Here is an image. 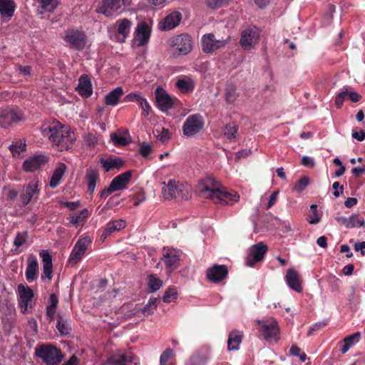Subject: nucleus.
<instances>
[{
  "mask_svg": "<svg viewBox=\"0 0 365 365\" xmlns=\"http://www.w3.org/2000/svg\"><path fill=\"white\" fill-rule=\"evenodd\" d=\"M27 262L26 277L29 282H31L36 277L38 264L36 258L34 255H30Z\"/></svg>",
  "mask_w": 365,
  "mask_h": 365,
  "instance_id": "nucleus-32",
  "label": "nucleus"
},
{
  "mask_svg": "<svg viewBox=\"0 0 365 365\" xmlns=\"http://www.w3.org/2000/svg\"><path fill=\"white\" fill-rule=\"evenodd\" d=\"M49 156L45 154H36L28 158L23 163L26 172H34L42 168L49 160Z\"/></svg>",
  "mask_w": 365,
  "mask_h": 365,
  "instance_id": "nucleus-12",
  "label": "nucleus"
},
{
  "mask_svg": "<svg viewBox=\"0 0 365 365\" xmlns=\"http://www.w3.org/2000/svg\"><path fill=\"white\" fill-rule=\"evenodd\" d=\"M309 184V178L307 176L302 177L293 187V190L302 192Z\"/></svg>",
  "mask_w": 365,
  "mask_h": 365,
  "instance_id": "nucleus-47",
  "label": "nucleus"
},
{
  "mask_svg": "<svg viewBox=\"0 0 365 365\" xmlns=\"http://www.w3.org/2000/svg\"><path fill=\"white\" fill-rule=\"evenodd\" d=\"M181 251L165 247L163 249L161 260L165 263L169 272L175 270L180 264Z\"/></svg>",
  "mask_w": 365,
  "mask_h": 365,
  "instance_id": "nucleus-10",
  "label": "nucleus"
},
{
  "mask_svg": "<svg viewBox=\"0 0 365 365\" xmlns=\"http://www.w3.org/2000/svg\"><path fill=\"white\" fill-rule=\"evenodd\" d=\"M148 285L151 292H156L161 287L162 281L154 275H150L148 279Z\"/></svg>",
  "mask_w": 365,
  "mask_h": 365,
  "instance_id": "nucleus-43",
  "label": "nucleus"
},
{
  "mask_svg": "<svg viewBox=\"0 0 365 365\" xmlns=\"http://www.w3.org/2000/svg\"><path fill=\"white\" fill-rule=\"evenodd\" d=\"M16 9L14 0H0V15L2 18L10 19L14 16Z\"/></svg>",
  "mask_w": 365,
  "mask_h": 365,
  "instance_id": "nucleus-28",
  "label": "nucleus"
},
{
  "mask_svg": "<svg viewBox=\"0 0 365 365\" xmlns=\"http://www.w3.org/2000/svg\"><path fill=\"white\" fill-rule=\"evenodd\" d=\"M311 210L312 215L309 216L308 221L310 224L314 225L319 221V217L317 215V206L316 205H312Z\"/></svg>",
  "mask_w": 365,
  "mask_h": 365,
  "instance_id": "nucleus-51",
  "label": "nucleus"
},
{
  "mask_svg": "<svg viewBox=\"0 0 365 365\" xmlns=\"http://www.w3.org/2000/svg\"><path fill=\"white\" fill-rule=\"evenodd\" d=\"M204 124L205 122L201 115H189L182 125V133L187 137H192L202 130Z\"/></svg>",
  "mask_w": 365,
  "mask_h": 365,
  "instance_id": "nucleus-8",
  "label": "nucleus"
},
{
  "mask_svg": "<svg viewBox=\"0 0 365 365\" xmlns=\"http://www.w3.org/2000/svg\"><path fill=\"white\" fill-rule=\"evenodd\" d=\"M100 161L106 172L114 168L119 169L123 165V161L120 158H101Z\"/></svg>",
  "mask_w": 365,
  "mask_h": 365,
  "instance_id": "nucleus-36",
  "label": "nucleus"
},
{
  "mask_svg": "<svg viewBox=\"0 0 365 365\" xmlns=\"http://www.w3.org/2000/svg\"><path fill=\"white\" fill-rule=\"evenodd\" d=\"M231 0H206L207 6L210 9H217L228 4Z\"/></svg>",
  "mask_w": 365,
  "mask_h": 365,
  "instance_id": "nucleus-49",
  "label": "nucleus"
},
{
  "mask_svg": "<svg viewBox=\"0 0 365 365\" xmlns=\"http://www.w3.org/2000/svg\"><path fill=\"white\" fill-rule=\"evenodd\" d=\"M162 195L165 200L181 199L187 200L192 197L191 187L187 183H180L170 180L168 183L163 182Z\"/></svg>",
  "mask_w": 365,
  "mask_h": 365,
  "instance_id": "nucleus-3",
  "label": "nucleus"
},
{
  "mask_svg": "<svg viewBox=\"0 0 365 365\" xmlns=\"http://www.w3.org/2000/svg\"><path fill=\"white\" fill-rule=\"evenodd\" d=\"M111 140L116 145H128L130 141L128 133H126L125 135H120L118 133L112 134Z\"/></svg>",
  "mask_w": 365,
  "mask_h": 365,
  "instance_id": "nucleus-40",
  "label": "nucleus"
},
{
  "mask_svg": "<svg viewBox=\"0 0 365 365\" xmlns=\"http://www.w3.org/2000/svg\"><path fill=\"white\" fill-rule=\"evenodd\" d=\"M173 351L170 349H166L160 355V365H165L166 362L170 358Z\"/></svg>",
  "mask_w": 365,
  "mask_h": 365,
  "instance_id": "nucleus-54",
  "label": "nucleus"
},
{
  "mask_svg": "<svg viewBox=\"0 0 365 365\" xmlns=\"http://www.w3.org/2000/svg\"><path fill=\"white\" fill-rule=\"evenodd\" d=\"M21 119L19 113L12 109L4 110L0 115V125L1 128H7L13 123L20 121Z\"/></svg>",
  "mask_w": 365,
  "mask_h": 365,
  "instance_id": "nucleus-24",
  "label": "nucleus"
},
{
  "mask_svg": "<svg viewBox=\"0 0 365 365\" xmlns=\"http://www.w3.org/2000/svg\"><path fill=\"white\" fill-rule=\"evenodd\" d=\"M132 0H103L100 11L107 16H111L123 6L130 4Z\"/></svg>",
  "mask_w": 365,
  "mask_h": 365,
  "instance_id": "nucleus-15",
  "label": "nucleus"
},
{
  "mask_svg": "<svg viewBox=\"0 0 365 365\" xmlns=\"http://www.w3.org/2000/svg\"><path fill=\"white\" fill-rule=\"evenodd\" d=\"M157 298H150L148 304L144 306L141 311L144 315H149L153 314L154 310L157 308Z\"/></svg>",
  "mask_w": 365,
  "mask_h": 365,
  "instance_id": "nucleus-44",
  "label": "nucleus"
},
{
  "mask_svg": "<svg viewBox=\"0 0 365 365\" xmlns=\"http://www.w3.org/2000/svg\"><path fill=\"white\" fill-rule=\"evenodd\" d=\"M267 246L262 242L252 245L250 249V253L246 259V264L253 267L255 263L261 261L267 252Z\"/></svg>",
  "mask_w": 365,
  "mask_h": 365,
  "instance_id": "nucleus-13",
  "label": "nucleus"
},
{
  "mask_svg": "<svg viewBox=\"0 0 365 365\" xmlns=\"http://www.w3.org/2000/svg\"><path fill=\"white\" fill-rule=\"evenodd\" d=\"M258 324L260 327L262 335L266 340H272L276 339L279 334V327L277 323L274 319L266 321L258 320Z\"/></svg>",
  "mask_w": 365,
  "mask_h": 365,
  "instance_id": "nucleus-16",
  "label": "nucleus"
},
{
  "mask_svg": "<svg viewBox=\"0 0 365 365\" xmlns=\"http://www.w3.org/2000/svg\"><path fill=\"white\" fill-rule=\"evenodd\" d=\"M237 98L236 88L232 85H228L226 88L225 99L227 103H233Z\"/></svg>",
  "mask_w": 365,
  "mask_h": 365,
  "instance_id": "nucleus-42",
  "label": "nucleus"
},
{
  "mask_svg": "<svg viewBox=\"0 0 365 365\" xmlns=\"http://www.w3.org/2000/svg\"><path fill=\"white\" fill-rule=\"evenodd\" d=\"M351 219L352 222L349 228L361 227L365 226V221L363 218L359 217L357 215H352L351 216Z\"/></svg>",
  "mask_w": 365,
  "mask_h": 365,
  "instance_id": "nucleus-50",
  "label": "nucleus"
},
{
  "mask_svg": "<svg viewBox=\"0 0 365 365\" xmlns=\"http://www.w3.org/2000/svg\"><path fill=\"white\" fill-rule=\"evenodd\" d=\"M138 359L131 353L110 356L102 365H138Z\"/></svg>",
  "mask_w": 365,
  "mask_h": 365,
  "instance_id": "nucleus-14",
  "label": "nucleus"
},
{
  "mask_svg": "<svg viewBox=\"0 0 365 365\" xmlns=\"http://www.w3.org/2000/svg\"><path fill=\"white\" fill-rule=\"evenodd\" d=\"M52 269L53 265H43L42 277L45 276L48 280H51L52 278Z\"/></svg>",
  "mask_w": 365,
  "mask_h": 365,
  "instance_id": "nucleus-62",
  "label": "nucleus"
},
{
  "mask_svg": "<svg viewBox=\"0 0 365 365\" xmlns=\"http://www.w3.org/2000/svg\"><path fill=\"white\" fill-rule=\"evenodd\" d=\"M40 256L42 258L43 265H53L52 256L47 250H42L40 252Z\"/></svg>",
  "mask_w": 365,
  "mask_h": 365,
  "instance_id": "nucleus-53",
  "label": "nucleus"
},
{
  "mask_svg": "<svg viewBox=\"0 0 365 365\" xmlns=\"http://www.w3.org/2000/svg\"><path fill=\"white\" fill-rule=\"evenodd\" d=\"M18 290L19 295V306L21 308L22 313L25 314L27 312L28 308L32 307L31 302L34 297V292L31 288L22 284L19 285Z\"/></svg>",
  "mask_w": 365,
  "mask_h": 365,
  "instance_id": "nucleus-17",
  "label": "nucleus"
},
{
  "mask_svg": "<svg viewBox=\"0 0 365 365\" xmlns=\"http://www.w3.org/2000/svg\"><path fill=\"white\" fill-rule=\"evenodd\" d=\"M66 165L63 163H60L57 165L56 169L54 170L51 177L49 182V185L51 187L54 188L59 185L60 181L62 179L66 170Z\"/></svg>",
  "mask_w": 365,
  "mask_h": 365,
  "instance_id": "nucleus-31",
  "label": "nucleus"
},
{
  "mask_svg": "<svg viewBox=\"0 0 365 365\" xmlns=\"http://www.w3.org/2000/svg\"><path fill=\"white\" fill-rule=\"evenodd\" d=\"M196 192L200 197L209 199L215 203L232 205L240 199V195L236 192H228L212 177L201 180L196 186Z\"/></svg>",
  "mask_w": 365,
  "mask_h": 365,
  "instance_id": "nucleus-1",
  "label": "nucleus"
},
{
  "mask_svg": "<svg viewBox=\"0 0 365 365\" xmlns=\"http://www.w3.org/2000/svg\"><path fill=\"white\" fill-rule=\"evenodd\" d=\"M302 164L307 168H313L315 165L314 159L309 156H304L302 158Z\"/></svg>",
  "mask_w": 365,
  "mask_h": 365,
  "instance_id": "nucleus-61",
  "label": "nucleus"
},
{
  "mask_svg": "<svg viewBox=\"0 0 365 365\" xmlns=\"http://www.w3.org/2000/svg\"><path fill=\"white\" fill-rule=\"evenodd\" d=\"M141 97L140 94L131 93L125 96L124 101L138 103Z\"/></svg>",
  "mask_w": 365,
  "mask_h": 365,
  "instance_id": "nucleus-58",
  "label": "nucleus"
},
{
  "mask_svg": "<svg viewBox=\"0 0 365 365\" xmlns=\"http://www.w3.org/2000/svg\"><path fill=\"white\" fill-rule=\"evenodd\" d=\"M152 147L149 144H142L139 148V153L143 157H147L150 153Z\"/></svg>",
  "mask_w": 365,
  "mask_h": 365,
  "instance_id": "nucleus-57",
  "label": "nucleus"
},
{
  "mask_svg": "<svg viewBox=\"0 0 365 365\" xmlns=\"http://www.w3.org/2000/svg\"><path fill=\"white\" fill-rule=\"evenodd\" d=\"M91 242L90 237H84L77 241L69 257L68 263L71 266H74L82 259Z\"/></svg>",
  "mask_w": 365,
  "mask_h": 365,
  "instance_id": "nucleus-11",
  "label": "nucleus"
},
{
  "mask_svg": "<svg viewBox=\"0 0 365 365\" xmlns=\"http://www.w3.org/2000/svg\"><path fill=\"white\" fill-rule=\"evenodd\" d=\"M135 40L138 41V46H145L150 37V29L145 22H140L138 24L135 31Z\"/></svg>",
  "mask_w": 365,
  "mask_h": 365,
  "instance_id": "nucleus-21",
  "label": "nucleus"
},
{
  "mask_svg": "<svg viewBox=\"0 0 365 365\" xmlns=\"http://www.w3.org/2000/svg\"><path fill=\"white\" fill-rule=\"evenodd\" d=\"M36 355L48 365H56L61 362L63 354L60 349L51 344H42L36 348Z\"/></svg>",
  "mask_w": 365,
  "mask_h": 365,
  "instance_id": "nucleus-4",
  "label": "nucleus"
},
{
  "mask_svg": "<svg viewBox=\"0 0 365 365\" xmlns=\"http://www.w3.org/2000/svg\"><path fill=\"white\" fill-rule=\"evenodd\" d=\"M81 202L80 201H75V202H63V205L66 207L70 210H75L81 207Z\"/></svg>",
  "mask_w": 365,
  "mask_h": 365,
  "instance_id": "nucleus-63",
  "label": "nucleus"
},
{
  "mask_svg": "<svg viewBox=\"0 0 365 365\" xmlns=\"http://www.w3.org/2000/svg\"><path fill=\"white\" fill-rule=\"evenodd\" d=\"M182 14L178 11H174L168 14L164 19L160 22L159 29L161 31H170L177 27L182 19Z\"/></svg>",
  "mask_w": 365,
  "mask_h": 365,
  "instance_id": "nucleus-19",
  "label": "nucleus"
},
{
  "mask_svg": "<svg viewBox=\"0 0 365 365\" xmlns=\"http://www.w3.org/2000/svg\"><path fill=\"white\" fill-rule=\"evenodd\" d=\"M337 221L339 222L341 226H344L347 228H349L350 225H351V217H340L337 218Z\"/></svg>",
  "mask_w": 365,
  "mask_h": 365,
  "instance_id": "nucleus-64",
  "label": "nucleus"
},
{
  "mask_svg": "<svg viewBox=\"0 0 365 365\" xmlns=\"http://www.w3.org/2000/svg\"><path fill=\"white\" fill-rule=\"evenodd\" d=\"M169 44L174 55H186L192 48V39L188 34H182L170 38Z\"/></svg>",
  "mask_w": 365,
  "mask_h": 365,
  "instance_id": "nucleus-5",
  "label": "nucleus"
},
{
  "mask_svg": "<svg viewBox=\"0 0 365 365\" xmlns=\"http://www.w3.org/2000/svg\"><path fill=\"white\" fill-rule=\"evenodd\" d=\"M328 322L327 320H324L322 322H319L315 324H314L309 329V331L308 332V335L310 336L312 334L313 331H318L323 327H326L327 325Z\"/></svg>",
  "mask_w": 365,
  "mask_h": 365,
  "instance_id": "nucleus-55",
  "label": "nucleus"
},
{
  "mask_svg": "<svg viewBox=\"0 0 365 365\" xmlns=\"http://www.w3.org/2000/svg\"><path fill=\"white\" fill-rule=\"evenodd\" d=\"M41 133L45 138H48L61 151L71 148L76 139L70 128L58 122L43 125Z\"/></svg>",
  "mask_w": 365,
  "mask_h": 365,
  "instance_id": "nucleus-2",
  "label": "nucleus"
},
{
  "mask_svg": "<svg viewBox=\"0 0 365 365\" xmlns=\"http://www.w3.org/2000/svg\"><path fill=\"white\" fill-rule=\"evenodd\" d=\"M126 226L127 223L124 220L118 219L109 222L107 228H125Z\"/></svg>",
  "mask_w": 365,
  "mask_h": 365,
  "instance_id": "nucleus-52",
  "label": "nucleus"
},
{
  "mask_svg": "<svg viewBox=\"0 0 365 365\" xmlns=\"http://www.w3.org/2000/svg\"><path fill=\"white\" fill-rule=\"evenodd\" d=\"M360 336H361L360 332H356L354 334L346 336L344 339V343H346V344H349L350 346H352L354 343V340L355 339L359 340V339L360 338Z\"/></svg>",
  "mask_w": 365,
  "mask_h": 365,
  "instance_id": "nucleus-56",
  "label": "nucleus"
},
{
  "mask_svg": "<svg viewBox=\"0 0 365 365\" xmlns=\"http://www.w3.org/2000/svg\"><path fill=\"white\" fill-rule=\"evenodd\" d=\"M131 172L126 171L115 177L111 181L110 185L114 191L122 190L126 187L127 185L131 180Z\"/></svg>",
  "mask_w": 365,
  "mask_h": 365,
  "instance_id": "nucleus-26",
  "label": "nucleus"
},
{
  "mask_svg": "<svg viewBox=\"0 0 365 365\" xmlns=\"http://www.w3.org/2000/svg\"><path fill=\"white\" fill-rule=\"evenodd\" d=\"M85 143L89 147H93L95 144L97 143V138L92 133H88L86 135L85 138Z\"/></svg>",
  "mask_w": 365,
  "mask_h": 365,
  "instance_id": "nucleus-60",
  "label": "nucleus"
},
{
  "mask_svg": "<svg viewBox=\"0 0 365 365\" xmlns=\"http://www.w3.org/2000/svg\"><path fill=\"white\" fill-rule=\"evenodd\" d=\"M77 90L82 96L88 98L91 96L93 93L92 85L87 75H83L79 78Z\"/></svg>",
  "mask_w": 365,
  "mask_h": 365,
  "instance_id": "nucleus-29",
  "label": "nucleus"
},
{
  "mask_svg": "<svg viewBox=\"0 0 365 365\" xmlns=\"http://www.w3.org/2000/svg\"><path fill=\"white\" fill-rule=\"evenodd\" d=\"M206 273L210 282L217 283L227 277L228 269L226 265L214 264L207 269Z\"/></svg>",
  "mask_w": 365,
  "mask_h": 365,
  "instance_id": "nucleus-18",
  "label": "nucleus"
},
{
  "mask_svg": "<svg viewBox=\"0 0 365 365\" xmlns=\"http://www.w3.org/2000/svg\"><path fill=\"white\" fill-rule=\"evenodd\" d=\"M25 147H26V144L25 143H20L19 145H17V144H12L11 145H10L9 148H10V150L14 154V153H17V154H19L20 152L24 150L25 149Z\"/></svg>",
  "mask_w": 365,
  "mask_h": 365,
  "instance_id": "nucleus-59",
  "label": "nucleus"
},
{
  "mask_svg": "<svg viewBox=\"0 0 365 365\" xmlns=\"http://www.w3.org/2000/svg\"><path fill=\"white\" fill-rule=\"evenodd\" d=\"M28 233L26 231L19 232L14 239V245L16 248L20 247L27 242Z\"/></svg>",
  "mask_w": 365,
  "mask_h": 365,
  "instance_id": "nucleus-46",
  "label": "nucleus"
},
{
  "mask_svg": "<svg viewBox=\"0 0 365 365\" xmlns=\"http://www.w3.org/2000/svg\"><path fill=\"white\" fill-rule=\"evenodd\" d=\"M133 22L128 19H119L115 23L117 31L116 39L119 42H124L125 38L128 36Z\"/></svg>",
  "mask_w": 365,
  "mask_h": 365,
  "instance_id": "nucleus-22",
  "label": "nucleus"
},
{
  "mask_svg": "<svg viewBox=\"0 0 365 365\" xmlns=\"http://www.w3.org/2000/svg\"><path fill=\"white\" fill-rule=\"evenodd\" d=\"M123 93V89L121 86L116 87L105 96V104L112 106L117 105Z\"/></svg>",
  "mask_w": 365,
  "mask_h": 365,
  "instance_id": "nucleus-33",
  "label": "nucleus"
},
{
  "mask_svg": "<svg viewBox=\"0 0 365 365\" xmlns=\"http://www.w3.org/2000/svg\"><path fill=\"white\" fill-rule=\"evenodd\" d=\"M361 95L357 92L352 91L349 87H344L340 93L337 94L335 98V105L339 108L343 105L345 99L349 98L351 102L356 103L361 100Z\"/></svg>",
  "mask_w": 365,
  "mask_h": 365,
  "instance_id": "nucleus-20",
  "label": "nucleus"
},
{
  "mask_svg": "<svg viewBox=\"0 0 365 365\" xmlns=\"http://www.w3.org/2000/svg\"><path fill=\"white\" fill-rule=\"evenodd\" d=\"M64 41L71 48L81 51L87 44V37L85 33L78 29H69L66 32Z\"/></svg>",
  "mask_w": 365,
  "mask_h": 365,
  "instance_id": "nucleus-7",
  "label": "nucleus"
},
{
  "mask_svg": "<svg viewBox=\"0 0 365 365\" xmlns=\"http://www.w3.org/2000/svg\"><path fill=\"white\" fill-rule=\"evenodd\" d=\"M98 179V173L96 170H88L86 174V180L88 182V190L90 193H93L95 190L96 181Z\"/></svg>",
  "mask_w": 365,
  "mask_h": 365,
  "instance_id": "nucleus-39",
  "label": "nucleus"
},
{
  "mask_svg": "<svg viewBox=\"0 0 365 365\" xmlns=\"http://www.w3.org/2000/svg\"><path fill=\"white\" fill-rule=\"evenodd\" d=\"M176 86L182 93H188L193 91L195 82L190 77L184 76L177 80Z\"/></svg>",
  "mask_w": 365,
  "mask_h": 365,
  "instance_id": "nucleus-35",
  "label": "nucleus"
},
{
  "mask_svg": "<svg viewBox=\"0 0 365 365\" xmlns=\"http://www.w3.org/2000/svg\"><path fill=\"white\" fill-rule=\"evenodd\" d=\"M38 192V185L36 182H31L26 186H24L20 195V200L24 205H28L33 197Z\"/></svg>",
  "mask_w": 365,
  "mask_h": 365,
  "instance_id": "nucleus-25",
  "label": "nucleus"
},
{
  "mask_svg": "<svg viewBox=\"0 0 365 365\" xmlns=\"http://www.w3.org/2000/svg\"><path fill=\"white\" fill-rule=\"evenodd\" d=\"M155 94L157 104L162 111H167L173 107L172 98L162 88L158 87Z\"/></svg>",
  "mask_w": 365,
  "mask_h": 365,
  "instance_id": "nucleus-23",
  "label": "nucleus"
},
{
  "mask_svg": "<svg viewBox=\"0 0 365 365\" xmlns=\"http://www.w3.org/2000/svg\"><path fill=\"white\" fill-rule=\"evenodd\" d=\"M242 334L240 331L234 330L229 334L227 340L228 350H237L242 342Z\"/></svg>",
  "mask_w": 365,
  "mask_h": 365,
  "instance_id": "nucleus-34",
  "label": "nucleus"
},
{
  "mask_svg": "<svg viewBox=\"0 0 365 365\" xmlns=\"http://www.w3.org/2000/svg\"><path fill=\"white\" fill-rule=\"evenodd\" d=\"M238 128L234 123L227 124L224 130L225 136L229 140H233L237 138Z\"/></svg>",
  "mask_w": 365,
  "mask_h": 365,
  "instance_id": "nucleus-41",
  "label": "nucleus"
},
{
  "mask_svg": "<svg viewBox=\"0 0 365 365\" xmlns=\"http://www.w3.org/2000/svg\"><path fill=\"white\" fill-rule=\"evenodd\" d=\"M206 357L200 353L194 354L190 359L187 364L190 365H205Z\"/></svg>",
  "mask_w": 365,
  "mask_h": 365,
  "instance_id": "nucleus-45",
  "label": "nucleus"
},
{
  "mask_svg": "<svg viewBox=\"0 0 365 365\" xmlns=\"http://www.w3.org/2000/svg\"><path fill=\"white\" fill-rule=\"evenodd\" d=\"M259 36L260 32L257 27H249L242 32L240 43L245 50H250L258 43Z\"/></svg>",
  "mask_w": 365,
  "mask_h": 365,
  "instance_id": "nucleus-9",
  "label": "nucleus"
},
{
  "mask_svg": "<svg viewBox=\"0 0 365 365\" xmlns=\"http://www.w3.org/2000/svg\"><path fill=\"white\" fill-rule=\"evenodd\" d=\"M230 40V36L224 39L211 33L205 34L201 38L202 50L207 53L215 52L224 48Z\"/></svg>",
  "mask_w": 365,
  "mask_h": 365,
  "instance_id": "nucleus-6",
  "label": "nucleus"
},
{
  "mask_svg": "<svg viewBox=\"0 0 365 365\" xmlns=\"http://www.w3.org/2000/svg\"><path fill=\"white\" fill-rule=\"evenodd\" d=\"M177 290L175 287H169L164 293L163 300L164 302L169 303L172 302L177 297Z\"/></svg>",
  "mask_w": 365,
  "mask_h": 365,
  "instance_id": "nucleus-48",
  "label": "nucleus"
},
{
  "mask_svg": "<svg viewBox=\"0 0 365 365\" xmlns=\"http://www.w3.org/2000/svg\"><path fill=\"white\" fill-rule=\"evenodd\" d=\"M285 280L288 286L297 292H301L302 290L299 275L298 272L290 268L287 271V274L285 276Z\"/></svg>",
  "mask_w": 365,
  "mask_h": 365,
  "instance_id": "nucleus-27",
  "label": "nucleus"
},
{
  "mask_svg": "<svg viewBox=\"0 0 365 365\" xmlns=\"http://www.w3.org/2000/svg\"><path fill=\"white\" fill-rule=\"evenodd\" d=\"M34 4L36 6L38 13L51 12L58 6V0H34Z\"/></svg>",
  "mask_w": 365,
  "mask_h": 365,
  "instance_id": "nucleus-30",
  "label": "nucleus"
},
{
  "mask_svg": "<svg viewBox=\"0 0 365 365\" xmlns=\"http://www.w3.org/2000/svg\"><path fill=\"white\" fill-rule=\"evenodd\" d=\"M89 215V210L83 209L79 214L71 216L70 222L76 227H83Z\"/></svg>",
  "mask_w": 365,
  "mask_h": 365,
  "instance_id": "nucleus-37",
  "label": "nucleus"
},
{
  "mask_svg": "<svg viewBox=\"0 0 365 365\" xmlns=\"http://www.w3.org/2000/svg\"><path fill=\"white\" fill-rule=\"evenodd\" d=\"M56 327L61 335L67 336L70 334L71 330L70 324L66 319H64L59 314L58 315V321Z\"/></svg>",
  "mask_w": 365,
  "mask_h": 365,
  "instance_id": "nucleus-38",
  "label": "nucleus"
}]
</instances>
